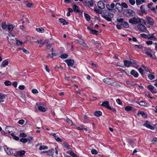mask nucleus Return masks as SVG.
Wrapping results in <instances>:
<instances>
[{
    "mask_svg": "<svg viewBox=\"0 0 157 157\" xmlns=\"http://www.w3.org/2000/svg\"><path fill=\"white\" fill-rule=\"evenodd\" d=\"M147 39H153L154 40H156V39L155 37L154 36L153 34H149V35H147Z\"/></svg>",
    "mask_w": 157,
    "mask_h": 157,
    "instance_id": "a878e982",
    "label": "nucleus"
},
{
    "mask_svg": "<svg viewBox=\"0 0 157 157\" xmlns=\"http://www.w3.org/2000/svg\"><path fill=\"white\" fill-rule=\"evenodd\" d=\"M115 7L119 12H121L123 11V8L121 5L119 3H117L116 4Z\"/></svg>",
    "mask_w": 157,
    "mask_h": 157,
    "instance_id": "1a4fd4ad",
    "label": "nucleus"
},
{
    "mask_svg": "<svg viewBox=\"0 0 157 157\" xmlns=\"http://www.w3.org/2000/svg\"><path fill=\"white\" fill-rule=\"evenodd\" d=\"M22 50L23 52L25 54H28L29 53V51L25 48H22Z\"/></svg>",
    "mask_w": 157,
    "mask_h": 157,
    "instance_id": "774afa93",
    "label": "nucleus"
},
{
    "mask_svg": "<svg viewBox=\"0 0 157 157\" xmlns=\"http://www.w3.org/2000/svg\"><path fill=\"white\" fill-rule=\"evenodd\" d=\"M20 141L22 143H25L27 142L28 140L26 138H22L20 140Z\"/></svg>",
    "mask_w": 157,
    "mask_h": 157,
    "instance_id": "c9c22d12",
    "label": "nucleus"
},
{
    "mask_svg": "<svg viewBox=\"0 0 157 157\" xmlns=\"http://www.w3.org/2000/svg\"><path fill=\"white\" fill-rule=\"evenodd\" d=\"M130 74L136 78L137 77L139 76L138 73L134 70H132L131 71Z\"/></svg>",
    "mask_w": 157,
    "mask_h": 157,
    "instance_id": "f3484780",
    "label": "nucleus"
},
{
    "mask_svg": "<svg viewBox=\"0 0 157 157\" xmlns=\"http://www.w3.org/2000/svg\"><path fill=\"white\" fill-rule=\"evenodd\" d=\"M102 17L108 21H111L113 17V14L109 12L105 11L103 13Z\"/></svg>",
    "mask_w": 157,
    "mask_h": 157,
    "instance_id": "f03ea898",
    "label": "nucleus"
},
{
    "mask_svg": "<svg viewBox=\"0 0 157 157\" xmlns=\"http://www.w3.org/2000/svg\"><path fill=\"white\" fill-rule=\"evenodd\" d=\"M132 107L130 106H128L126 107L125 108V110L126 111H129L132 109Z\"/></svg>",
    "mask_w": 157,
    "mask_h": 157,
    "instance_id": "58836bf2",
    "label": "nucleus"
},
{
    "mask_svg": "<svg viewBox=\"0 0 157 157\" xmlns=\"http://www.w3.org/2000/svg\"><path fill=\"white\" fill-rule=\"evenodd\" d=\"M145 1V0H136V4L137 5H140L142 4Z\"/></svg>",
    "mask_w": 157,
    "mask_h": 157,
    "instance_id": "c85d7f7f",
    "label": "nucleus"
},
{
    "mask_svg": "<svg viewBox=\"0 0 157 157\" xmlns=\"http://www.w3.org/2000/svg\"><path fill=\"white\" fill-rule=\"evenodd\" d=\"M143 125L144 126H145L148 128H150L151 130H154L155 128L154 127L151 126L148 123L144 124Z\"/></svg>",
    "mask_w": 157,
    "mask_h": 157,
    "instance_id": "412c9836",
    "label": "nucleus"
},
{
    "mask_svg": "<svg viewBox=\"0 0 157 157\" xmlns=\"http://www.w3.org/2000/svg\"><path fill=\"white\" fill-rule=\"evenodd\" d=\"M124 14L126 17H130L134 16L135 14V13L132 10L128 9L124 11Z\"/></svg>",
    "mask_w": 157,
    "mask_h": 157,
    "instance_id": "7ed1b4c3",
    "label": "nucleus"
},
{
    "mask_svg": "<svg viewBox=\"0 0 157 157\" xmlns=\"http://www.w3.org/2000/svg\"><path fill=\"white\" fill-rule=\"evenodd\" d=\"M8 64V61L7 60H5L3 61L2 63V66L5 67Z\"/></svg>",
    "mask_w": 157,
    "mask_h": 157,
    "instance_id": "393cba45",
    "label": "nucleus"
},
{
    "mask_svg": "<svg viewBox=\"0 0 157 157\" xmlns=\"http://www.w3.org/2000/svg\"><path fill=\"white\" fill-rule=\"evenodd\" d=\"M38 109L42 112H44L45 111V108L42 106H40L38 107Z\"/></svg>",
    "mask_w": 157,
    "mask_h": 157,
    "instance_id": "7c9ffc66",
    "label": "nucleus"
},
{
    "mask_svg": "<svg viewBox=\"0 0 157 157\" xmlns=\"http://www.w3.org/2000/svg\"><path fill=\"white\" fill-rule=\"evenodd\" d=\"M87 29L90 31V33L92 34H95L97 35L98 31L92 29L90 27H88Z\"/></svg>",
    "mask_w": 157,
    "mask_h": 157,
    "instance_id": "aec40b11",
    "label": "nucleus"
},
{
    "mask_svg": "<svg viewBox=\"0 0 157 157\" xmlns=\"http://www.w3.org/2000/svg\"><path fill=\"white\" fill-rule=\"evenodd\" d=\"M65 62L67 64L68 66L70 67H72L74 65V62L73 60L70 59H67L65 60Z\"/></svg>",
    "mask_w": 157,
    "mask_h": 157,
    "instance_id": "9b49d317",
    "label": "nucleus"
},
{
    "mask_svg": "<svg viewBox=\"0 0 157 157\" xmlns=\"http://www.w3.org/2000/svg\"><path fill=\"white\" fill-rule=\"evenodd\" d=\"M32 92L33 94H36L38 93V91L36 89H33L32 90Z\"/></svg>",
    "mask_w": 157,
    "mask_h": 157,
    "instance_id": "bf43d9fd",
    "label": "nucleus"
},
{
    "mask_svg": "<svg viewBox=\"0 0 157 157\" xmlns=\"http://www.w3.org/2000/svg\"><path fill=\"white\" fill-rule=\"evenodd\" d=\"M94 11L97 13L99 14L102 13V11L97 8H94Z\"/></svg>",
    "mask_w": 157,
    "mask_h": 157,
    "instance_id": "79ce46f5",
    "label": "nucleus"
},
{
    "mask_svg": "<svg viewBox=\"0 0 157 157\" xmlns=\"http://www.w3.org/2000/svg\"><path fill=\"white\" fill-rule=\"evenodd\" d=\"M137 27L139 30L141 32H145L147 30L146 27L142 24H138Z\"/></svg>",
    "mask_w": 157,
    "mask_h": 157,
    "instance_id": "0eeeda50",
    "label": "nucleus"
},
{
    "mask_svg": "<svg viewBox=\"0 0 157 157\" xmlns=\"http://www.w3.org/2000/svg\"><path fill=\"white\" fill-rule=\"evenodd\" d=\"M116 102L117 104L120 105H122V103L121 102L120 99L119 98L117 99Z\"/></svg>",
    "mask_w": 157,
    "mask_h": 157,
    "instance_id": "13d9d810",
    "label": "nucleus"
},
{
    "mask_svg": "<svg viewBox=\"0 0 157 157\" xmlns=\"http://www.w3.org/2000/svg\"><path fill=\"white\" fill-rule=\"evenodd\" d=\"M4 84L6 86H7L11 85V82L9 80H6L4 82Z\"/></svg>",
    "mask_w": 157,
    "mask_h": 157,
    "instance_id": "49530a36",
    "label": "nucleus"
},
{
    "mask_svg": "<svg viewBox=\"0 0 157 157\" xmlns=\"http://www.w3.org/2000/svg\"><path fill=\"white\" fill-rule=\"evenodd\" d=\"M11 135L13 139L16 140H18L19 138L18 137L16 136L13 133H11Z\"/></svg>",
    "mask_w": 157,
    "mask_h": 157,
    "instance_id": "72a5a7b5",
    "label": "nucleus"
},
{
    "mask_svg": "<svg viewBox=\"0 0 157 157\" xmlns=\"http://www.w3.org/2000/svg\"><path fill=\"white\" fill-rule=\"evenodd\" d=\"M99 9L102 10L105 8V4L101 1H99L97 3Z\"/></svg>",
    "mask_w": 157,
    "mask_h": 157,
    "instance_id": "f8f14e48",
    "label": "nucleus"
},
{
    "mask_svg": "<svg viewBox=\"0 0 157 157\" xmlns=\"http://www.w3.org/2000/svg\"><path fill=\"white\" fill-rule=\"evenodd\" d=\"M145 54H146L148 56H149L150 57H152V54L150 52H145Z\"/></svg>",
    "mask_w": 157,
    "mask_h": 157,
    "instance_id": "0e129e2a",
    "label": "nucleus"
},
{
    "mask_svg": "<svg viewBox=\"0 0 157 157\" xmlns=\"http://www.w3.org/2000/svg\"><path fill=\"white\" fill-rule=\"evenodd\" d=\"M138 71L142 75H143L144 74L143 72H144V70L142 69L141 68H139L138 69Z\"/></svg>",
    "mask_w": 157,
    "mask_h": 157,
    "instance_id": "5fc2aeb1",
    "label": "nucleus"
},
{
    "mask_svg": "<svg viewBox=\"0 0 157 157\" xmlns=\"http://www.w3.org/2000/svg\"><path fill=\"white\" fill-rule=\"evenodd\" d=\"M68 55L65 54H63L61 55L60 57L62 58H66L67 57Z\"/></svg>",
    "mask_w": 157,
    "mask_h": 157,
    "instance_id": "09e8293b",
    "label": "nucleus"
},
{
    "mask_svg": "<svg viewBox=\"0 0 157 157\" xmlns=\"http://www.w3.org/2000/svg\"><path fill=\"white\" fill-rule=\"evenodd\" d=\"M106 8L108 10L110 11L112 9L110 6V5L109 4H107L106 5Z\"/></svg>",
    "mask_w": 157,
    "mask_h": 157,
    "instance_id": "69168bd1",
    "label": "nucleus"
},
{
    "mask_svg": "<svg viewBox=\"0 0 157 157\" xmlns=\"http://www.w3.org/2000/svg\"><path fill=\"white\" fill-rule=\"evenodd\" d=\"M84 16L86 20L87 21H89L90 20V17L89 14H85Z\"/></svg>",
    "mask_w": 157,
    "mask_h": 157,
    "instance_id": "4c0bfd02",
    "label": "nucleus"
},
{
    "mask_svg": "<svg viewBox=\"0 0 157 157\" xmlns=\"http://www.w3.org/2000/svg\"><path fill=\"white\" fill-rule=\"evenodd\" d=\"M103 82L108 85H111L115 82V81L113 79L110 78H106L103 80Z\"/></svg>",
    "mask_w": 157,
    "mask_h": 157,
    "instance_id": "20e7f679",
    "label": "nucleus"
},
{
    "mask_svg": "<svg viewBox=\"0 0 157 157\" xmlns=\"http://www.w3.org/2000/svg\"><path fill=\"white\" fill-rule=\"evenodd\" d=\"M146 19L147 23L149 24L150 25H154V23L153 19L149 17V16H146Z\"/></svg>",
    "mask_w": 157,
    "mask_h": 157,
    "instance_id": "6e6552de",
    "label": "nucleus"
},
{
    "mask_svg": "<svg viewBox=\"0 0 157 157\" xmlns=\"http://www.w3.org/2000/svg\"><path fill=\"white\" fill-rule=\"evenodd\" d=\"M78 41L80 44L82 45L84 43L83 40L81 38H79L78 40Z\"/></svg>",
    "mask_w": 157,
    "mask_h": 157,
    "instance_id": "a19ab883",
    "label": "nucleus"
},
{
    "mask_svg": "<svg viewBox=\"0 0 157 157\" xmlns=\"http://www.w3.org/2000/svg\"><path fill=\"white\" fill-rule=\"evenodd\" d=\"M101 106L105 107L109 109H111V108L109 105V102L107 101H104L101 104Z\"/></svg>",
    "mask_w": 157,
    "mask_h": 157,
    "instance_id": "9d476101",
    "label": "nucleus"
},
{
    "mask_svg": "<svg viewBox=\"0 0 157 157\" xmlns=\"http://www.w3.org/2000/svg\"><path fill=\"white\" fill-rule=\"evenodd\" d=\"M121 5L123 8L124 7L125 8H127L128 7V5L125 2H122Z\"/></svg>",
    "mask_w": 157,
    "mask_h": 157,
    "instance_id": "c03bdc74",
    "label": "nucleus"
},
{
    "mask_svg": "<svg viewBox=\"0 0 157 157\" xmlns=\"http://www.w3.org/2000/svg\"><path fill=\"white\" fill-rule=\"evenodd\" d=\"M92 154L94 155H96L98 153L97 151L94 149H92L91 151Z\"/></svg>",
    "mask_w": 157,
    "mask_h": 157,
    "instance_id": "37998d69",
    "label": "nucleus"
},
{
    "mask_svg": "<svg viewBox=\"0 0 157 157\" xmlns=\"http://www.w3.org/2000/svg\"><path fill=\"white\" fill-rule=\"evenodd\" d=\"M72 8L75 12L76 13H79V7L77 5H74L72 6Z\"/></svg>",
    "mask_w": 157,
    "mask_h": 157,
    "instance_id": "2eb2a0df",
    "label": "nucleus"
},
{
    "mask_svg": "<svg viewBox=\"0 0 157 157\" xmlns=\"http://www.w3.org/2000/svg\"><path fill=\"white\" fill-rule=\"evenodd\" d=\"M6 95L0 93V102H3L5 99Z\"/></svg>",
    "mask_w": 157,
    "mask_h": 157,
    "instance_id": "5701e85b",
    "label": "nucleus"
},
{
    "mask_svg": "<svg viewBox=\"0 0 157 157\" xmlns=\"http://www.w3.org/2000/svg\"><path fill=\"white\" fill-rule=\"evenodd\" d=\"M2 27L3 29H6L7 27V25L4 22H2Z\"/></svg>",
    "mask_w": 157,
    "mask_h": 157,
    "instance_id": "a18cd8bd",
    "label": "nucleus"
},
{
    "mask_svg": "<svg viewBox=\"0 0 157 157\" xmlns=\"http://www.w3.org/2000/svg\"><path fill=\"white\" fill-rule=\"evenodd\" d=\"M53 151V150H49L46 151V153H47V155L51 156L53 155L54 153Z\"/></svg>",
    "mask_w": 157,
    "mask_h": 157,
    "instance_id": "bb28decb",
    "label": "nucleus"
},
{
    "mask_svg": "<svg viewBox=\"0 0 157 157\" xmlns=\"http://www.w3.org/2000/svg\"><path fill=\"white\" fill-rule=\"evenodd\" d=\"M35 42L42 45L44 44V42L41 40H37L36 42Z\"/></svg>",
    "mask_w": 157,
    "mask_h": 157,
    "instance_id": "8fccbe9b",
    "label": "nucleus"
},
{
    "mask_svg": "<svg viewBox=\"0 0 157 157\" xmlns=\"http://www.w3.org/2000/svg\"><path fill=\"white\" fill-rule=\"evenodd\" d=\"M140 36L141 37L147 39V35L145 34H141Z\"/></svg>",
    "mask_w": 157,
    "mask_h": 157,
    "instance_id": "4d7b16f0",
    "label": "nucleus"
},
{
    "mask_svg": "<svg viewBox=\"0 0 157 157\" xmlns=\"http://www.w3.org/2000/svg\"><path fill=\"white\" fill-rule=\"evenodd\" d=\"M36 30L37 31L41 33H43L44 31V29L42 28H36Z\"/></svg>",
    "mask_w": 157,
    "mask_h": 157,
    "instance_id": "c756f323",
    "label": "nucleus"
},
{
    "mask_svg": "<svg viewBox=\"0 0 157 157\" xmlns=\"http://www.w3.org/2000/svg\"><path fill=\"white\" fill-rule=\"evenodd\" d=\"M94 114L95 116L97 117H99L102 115V112L100 111H95Z\"/></svg>",
    "mask_w": 157,
    "mask_h": 157,
    "instance_id": "4be33fe9",
    "label": "nucleus"
},
{
    "mask_svg": "<svg viewBox=\"0 0 157 157\" xmlns=\"http://www.w3.org/2000/svg\"><path fill=\"white\" fill-rule=\"evenodd\" d=\"M140 115H141L143 117L146 118L147 117V114L145 113L144 111H139L137 113L138 116H140Z\"/></svg>",
    "mask_w": 157,
    "mask_h": 157,
    "instance_id": "6ab92c4d",
    "label": "nucleus"
},
{
    "mask_svg": "<svg viewBox=\"0 0 157 157\" xmlns=\"http://www.w3.org/2000/svg\"><path fill=\"white\" fill-rule=\"evenodd\" d=\"M129 2L132 5H134L135 3V0H129Z\"/></svg>",
    "mask_w": 157,
    "mask_h": 157,
    "instance_id": "6e6d98bb",
    "label": "nucleus"
},
{
    "mask_svg": "<svg viewBox=\"0 0 157 157\" xmlns=\"http://www.w3.org/2000/svg\"><path fill=\"white\" fill-rule=\"evenodd\" d=\"M147 88L151 91V93L154 94H156L157 92L156 91L154 90V87L151 85L147 86Z\"/></svg>",
    "mask_w": 157,
    "mask_h": 157,
    "instance_id": "ddd939ff",
    "label": "nucleus"
},
{
    "mask_svg": "<svg viewBox=\"0 0 157 157\" xmlns=\"http://www.w3.org/2000/svg\"><path fill=\"white\" fill-rule=\"evenodd\" d=\"M70 154L73 157H78L77 155L74 153L73 152H71L70 153Z\"/></svg>",
    "mask_w": 157,
    "mask_h": 157,
    "instance_id": "3c124183",
    "label": "nucleus"
},
{
    "mask_svg": "<svg viewBox=\"0 0 157 157\" xmlns=\"http://www.w3.org/2000/svg\"><path fill=\"white\" fill-rule=\"evenodd\" d=\"M124 64L126 67H129L132 64H136L135 62L132 59H130L129 60H124Z\"/></svg>",
    "mask_w": 157,
    "mask_h": 157,
    "instance_id": "423d86ee",
    "label": "nucleus"
},
{
    "mask_svg": "<svg viewBox=\"0 0 157 157\" xmlns=\"http://www.w3.org/2000/svg\"><path fill=\"white\" fill-rule=\"evenodd\" d=\"M46 46L47 47V48L48 49H50L52 47V44H46Z\"/></svg>",
    "mask_w": 157,
    "mask_h": 157,
    "instance_id": "680f3d73",
    "label": "nucleus"
},
{
    "mask_svg": "<svg viewBox=\"0 0 157 157\" xmlns=\"http://www.w3.org/2000/svg\"><path fill=\"white\" fill-rule=\"evenodd\" d=\"M148 77L151 80L154 79L155 78V76L154 75L151 74L148 75Z\"/></svg>",
    "mask_w": 157,
    "mask_h": 157,
    "instance_id": "e433bc0d",
    "label": "nucleus"
},
{
    "mask_svg": "<svg viewBox=\"0 0 157 157\" xmlns=\"http://www.w3.org/2000/svg\"><path fill=\"white\" fill-rule=\"evenodd\" d=\"M14 128L13 127L7 126L6 127V131L9 133H10L13 132V130Z\"/></svg>",
    "mask_w": 157,
    "mask_h": 157,
    "instance_id": "4468645a",
    "label": "nucleus"
},
{
    "mask_svg": "<svg viewBox=\"0 0 157 157\" xmlns=\"http://www.w3.org/2000/svg\"><path fill=\"white\" fill-rule=\"evenodd\" d=\"M121 24L123 25L124 28H128L129 27L128 23L126 21H124L122 22V23H121Z\"/></svg>",
    "mask_w": 157,
    "mask_h": 157,
    "instance_id": "cd10ccee",
    "label": "nucleus"
},
{
    "mask_svg": "<svg viewBox=\"0 0 157 157\" xmlns=\"http://www.w3.org/2000/svg\"><path fill=\"white\" fill-rule=\"evenodd\" d=\"M48 149V147L44 145L41 146L39 147V150H46Z\"/></svg>",
    "mask_w": 157,
    "mask_h": 157,
    "instance_id": "2f4dec72",
    "label": "nucleus"
},
{
    "mask_svg": "<svg viewBox=\"0 0 157 157\" xmlns=\"http://www.w3.org/2000/svg\"><path fill=\"white\" fill-rule=\"evenodd\" d=\"M142 67L146 71L149 72L150 73H151L148 68L147 67H145L144 65H142Z\"/></svg>",
    "mask_w": 157,
    "mask_h": 157,
    "instance_id": "864d4df0",
    "label": "nucleus"
},
{
    "mask_svg": "<svg viewBox=\"0 0 157 157\" xmlns=\"http://www.w3.org/2000/svg\"><path fill=\"white\" fill-rule=\"evenodd\" d=\"M26 6L28 7H31L33 6V4L31 3H29L26 4Z\"/></svg>",
    "mask_w": 157,
    "mask_h": 157,
    "instance_id": "e2e57ef3",
    "label": "nucleus"
},
{
    "mask_svg": "<svg viewBox=\"0 0 157 157\" xmlns=\"http://www.w3.org/2000/svg\"><path fill=\"white\" fill-rule=\"evenodd\" d=\"M7 28L9 30L12 31L13 30L14 27L12 25H9L7 26Z\"/></svg>",
    "mask_w": 157,
    "mask_h": 157,
    "instance_id": "473e14b6",
    "label": "nucleus"
},
{
    "mask_svg": "<svg viewBox=\"0 0 157 157\" xmlns=\"http://www.w3.org/2000/svg\"><path fill=\"white\" fill-rule=\"evenodd\" d=\"M59 22L63 23V25H65V24L67 25L68 24V22H66L64 19L62 18H59Z\"/></svg>",
    "mask_w": 157,
    "mask_h": 157,
    "instance_id": "b1692460",
    "label": "nucleus"
},
{
    "mask_svg": "<svg viewBox=\"0 0 157 157\" xmlns=\"http://www.w3.org/2000/svg\"><path fill=\"white\" fill-rule=\"evenodd\" d=\"M20 135L21 137H25L26 136V135L25 134V133H21L20 134Z\"/></svg>",
    "mask_w": 157,
    "mask_h": 157,
    "instance_id": "052dcab7",
    "label": "nucleus"
},
{
    "mask_svg": "<svg viewBox=\"0 0 157 157\" xmlns=\"http://www.w3.org/2000/svg\"><path fill=\"white\" fill-rule=\"evenodd\" d=\"M55 140L57 142L60 141V142H62L63 141L62 140L58 137H57L56 138Z\"/></svg>",
    "mask_w": 157,
    "mask_h": 157,
    "instance_id": "338daca9",
    "label": "nucleus"
},
{
    "mask_svg": "<svg viewBox=\"0 0 157 157\" xmlns=\"http://www.w3.org/2000/svg\"><path fill=\"white\" fill-rule=\"evenodd\" d=\"M16 43L17 45L19 46V45H21L23 44V43L18 40H17L16 41Z\"/></svg>",
    "mask_w": 157,
    "mask_h": 157,
    "instance_id": "603ef678",
    "label": "nucleus"
},
{
    "mask_svg": "<svg viewBox=\"0 0 157 157\" xmlns=\"http://www.w3.org/2000/svg\"><path fill=\"white\" fill-rule=\"evenodd\" d=\"M132 25H136V24H140L143 23L144 25L146 24L145 20L142 18H140L138 17H134L130 18L128 21Z\"/></svg>",
    "mask_w": 157,
    "mask_h": 157,
    "instance_id": "f257e3e1",
    "label": "nucleus"
},
{
    "mask_svg": "<svg viewBox=\"0 0 157 157\" xmlns=\"http://www.w3.org/2000/svg\"><path fill=\"white\" fill-rule=\"evenodd\" d=\"M94 1L93 0L88 1L87 0H84L83 3L84 5L87 7H92L94 6Z\"/></svg>",
    "mask_w": 157,
    "mask_h": 157,
    "instance_id": "39448f33",
    "label": "nucleus"
},
{
    "mask_svg": "<svg viewBox=\"0 0 157 157\" xmlns=\"http://www.w3.org/2000/svg\"><path fill=\"white\" fill-rule=\"evenodd\" d=\"M140 10L141 12H142L143 13H144L145 14H147V12L145 11V10L144 9L143 5H142L140 6Z\"/></svg>",
    "mask_w": 157,
    "mask_h": 157,
    "instance_id": "f704fd0d",
    "label": "nucleus"
},
{
    "mask_svg": "<svg viewBox=\"0 0 157 157\" xmlns=\"http://www.w3.org/2000/svg\"><path fill=\"white\" fill-rule=\"evenodd\" d=\"M63 146L64 147H65L66 148L69 149L70 148V146L67 142H64V143H63Z\"/></svg>",
    "mask_w": 157,
    "mask_h": 157,
    "instance_id": "ea45409f",
    "label": "nucleus"
},
{
    "mask_svg": "<svg viewBox=\"0 0 157 157\" xmlns=\"http://www.w3.org/2000/svg\"><path fill=\"white\" fill-rule=\"evenodd\" d=\"M25 152L23 150L18 151L16 154H14V155L15 156H17L19 155L20 156H22L25 154Z\"/></svg>",
    "mask_w": 157,
    "mask_h": 157,
    "instance_id": "dca6fc26",
    "label": "nucleus"
},
{
    "mask_svg": "<svg viewBox=\"0 0 157 157\" xmlns=\"http://www.w3.org/2000/svg\"><path fill=\"white\" fill-rule=\"evenodd\" d=\"M66 121L69 124L71 125H72L73 124V122L72 121L68 118L67 119Z\"/></svg>",
    "mask_w": 157,
    "mask_h": 157,
    "instance_id": "de8ad7c7",
    "label": "nucleus"
},
{
    "mask_svg": "<svg viewBox=\"0 0 157 157\" xmlns=\"http://www.w3.org/2000/svg\"><path fill=\"white\" fill-rule=\"evenodd\" d=\"M4 149L7 154H12L13 153V151L11 149L9 148L6 147H4Z\"/></svg>",
    "mask_w": 157,
    "mask_h": 157,
    "instance_id": "a211bd4d",
    "label": "nucleus"
}]
</instances>
